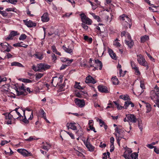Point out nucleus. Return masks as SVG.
<instances>
[{
    "mask_svg": "<svg viewBox=\"0 0 159 159\" xmlns=\"http://www.w3.org/2000/svg\"><path fill=\"white\" fill-rule=\"evenodd\" d=\"M115 134L116 137H122L123 139H124V131L121 132L120 131V132H119V133H115Z\"/></svg>",
    "mask_w": 159,
    "mask_h": 159,
    "instance_id": "e433bc0d",
    "label": "nucleus"
},
{
    "mask_svg": "<svg viewBox=\"0 0 159 159\" xmlns=\"http://www.w3.org/2000/svg\"><path fill=\"white\" fill-rule=\"evenodd\" d=\"M131 65L133 69H134L135 68L138 67L136 65L134 62L133 61H131Z\"/></svg>",
    "mask_w": 159,
    "mask_h": 159,
    "instance_id": "a18cd8bd",
    "label": "nucleus"
},
{
    "mask_svg": "<svg viewBox=\"0 0 159 159\" xmlns=\"http://www.w3.org/2000/svg\"><path fill=\"white\" fill-rule=\"evenodd\" d=\"M119 74L120 76H124L125 75V74L123 73L122 72V70L121 69L119 70Z\"/></svg>",
    "mask_w": 159,
    "mask_h": 159,
    "instance_id": "69168bd1",
    "label": "nucleus"
},
{
    "mask_svg": "<svg viewBox=\"0 0 159 159\" xmlns=\"http://www.w3.org/2000/svg\"><path fill=\"white\" fill-rule=\"evenodd\" d=\"M62 76L61 75H60L59 77H58L57 76L53 77L52 79L51 82V84H52L54 80L56 81V80L59 81V84H60L61 83L62 81Z\"/></svg>",
    "mask_w": 159,
    "mask_h": 159,
    "instance_id": "4be33fe9",
    "label": "nucleus"
},
{
    "mask_svg": "<svg viewBox=\"0 0 159 159\" xmlns=\"http://www.w3.org/2000/svg\"><path fill=\"white\" fill-rule=\"evenodd\" d=\"M22 81L26 83H30L32 82V80L27 79H22Z\"/></svg>",
    "mask_w": 159,
    "mask_h": 159,
    "instance_id": "864d4df0",
    "label": "nucleus"
},
{
    "mask_svg": "<svg viewBox=\"0 0 159 159\" xmlns=\"http://www.w3.org/2000/svg\"><path fill=\"white\" fill-rule=\"evenodd\" d=\"M81 17L82 21L84 23H85L89 25L92 24V20L86 16L84 13L80 14Z\"/></svg>",
    "mask_w": 159,
    "mask_h": 159,
    "instance_id": "7ed1b4c3",
    "label": "nucleus"
},
{
    "mask_svg": "<svg viewBox=\"0 0 159 159\" xmlns=\"http://www.w3.org/2000/svg\"><path fill=\"white\" fill-rule=\"evenodd\" d=\"M41 20L43 22H47L49 20L48 14L47 13H44L41 16Z\"/></svg>",
    "mask_w": 159,
    "mask_h": 159,
    "instance_id": "a211bd4d",
    "label": "nucleus"
},
{
    "mask_svg": "<svg viewBox=\"0 0 159 159\" xmlns=\"http://www.w3.org/2000/svg\"><path fill=\"white\" fill-rule=\"evenodd\" d=\"M92 15L94 18L97 20L98 22H101V20L99 16H98L96 15L94 13H92Z\"/></svg>",
    "mask_w": 159,
    "mask_h": 159,
    "instance_id": "4c0bfd02",
    "label": "nucleus"
},
{
    "mask_svg": "<svg viewBox=\"0 0 159 159\" xmlns=\"http://www.w3.org/2000/svg\"><path fill=\"white\" fill-rule=\"evenodd\" d=\"M2 2H7L8 3H10L13 4H16L17 2V0H3Z\"/></svg>",
    "mask_w": 159,
    "mask_h": 159,
    "instance_id": "c85d7f7f",
    "label": "nucleus"
},
{
    "mask_svg": "<svg viewBox=\"0 0 159 159\" xmlns=\"http://www.w3.org/2000/svg\"><path fill=\"white\" fill-rule=\"evenodd\" d=\"M62 48L66 52L71 55L73 54V48H70L69 46H68L67 48L65 45H63Z\"/></svg>",
    "mask_w": 159,
    "mask_h": 159,
    "instance_id": "2eb2a0df",
    "label": "nucleus"
},
{
    "mask_svg": "<svg viewBox=\"0 0 159 159\" xmlns=\"http://www.w3.org/2000/svg\"><path fill=\"white\" fill-rule=\"evenodd\" d=\"M125 151L124 152V154H127V155L130 154L132 152V150L131 149L129 148H125Z\"/></svg>",
    "mask_w": 159,
    "mask_h": 159,
    "instance_id": "c9c22d12",
    "label": "nucleus"
},
{
    "mask_svg": "<svg viewBox=\"0 0 159 159\" xmlns=\"http://www.w3.org/2000/svg\"><path fill=\"white\" fill-rule=\"evenodd\" d=\"M125 43L130 48H132L134 45V43L132 40H125Z\"/></svg>",
    "mask_w": 159,
    "mask_h": 159,
    "instance_id": "b1692460",
    "label": "nucleus"
},
{
    "mask_svg": "<svg viewBox=\"0 0 159 159\" xmlns=\"http://www.w3.org/2000/svg\"><path fill=\"white\" fill-rule=\"evenodd\" d=\"M89 129H87V130L89 131L90 130H93L95 133L96 132V131L95 130L94 127L93 126V125L89 126Z\"/></svg>",
    "mask_w": 159,
    "mask_h": 159,
    "instance_id": "603ef678",
    "label": "nucleus"
},
{
    "mask_svg": "<svg viewBox=\"0 0 159 159\" xmlns=\"http://www.w3.org/2000/svg\"><path fill=\"white\" fill-rule=\"evenodd\" d=\"M146 107L147 108V113H148L151 111V107L150 105L148 103H147L146 104V105H145Z\"/></svg>",
    "mask_w": 159,
    "mask_h": 159,
    "instance_id": "ea45409f",
    "label": "nucleus"
},
{
    "mask_svg": "<svg viewBox=\"0 0 159 159\" xmlns=\"http://www.w3.org/2000/svg\"><path fill=\"white\" fill-rule=\"evenodd\" d=\"M51 67V66L49 65L43 64V70H46L48 69H50Z\"/></svg>",
    "mask_w": 159,
    "mask_h": 159,
    "instance_id": "79ce46f5",
    "label": "nucleus"
},
{
    "mask_svg": "<svg viewBox=\"0 0 159 159\" xmlns=\"http://www.w3.org/2000/svg\"><path fill=\"white\" fill-rule=\"evenodd\" d=\"M98 90L99 91L102 93H107L108 91L107 89V88L103 85H99L98 87Z\"/></svg>",
    "mask_w": 159,
    "mask_h": 159,
    "instance_id": "6ab92c4d",
    "label": "nucleus"
},
{
    "mask_svg": "<svg viewBox=\"0 0 159 159\" xmlns=\"http://www.w3.org/2000/svg\"><path fill=\"white\" fill-rule=\"evenodd\" d=\"M80 152L81 151H79L78 150H77V152H76V153L78 156L82 157L83 156V155Z\"/></svg>",
    "mask_w": 159,
    "mask_h": 159,
    "instance_id": "0e129e2a",
    "label": "nucleus"
},
{
    "mask_svg": "<svg viewBox=\"0 0 159 159\" xmlns=\"http://www.w3.org/2000/svg\"><path fill=\"white\" fill-rule=\"evenodd\" d=\"M76 104L80 107H83L85 105V102L84 100L76 98L75 100Z\"/></svg>",
    "mask_w": 159,
    "mask_h": 159,
    "instance_id": "0eeeda50",
    "label": "nucleus"
},
{
    "mask_svg": "<svg viewBox=\"0 0 159 159\" xmlns=\"http://www.w3.org/2000/svg\"><path fill=\"white\" fill-rule=\"evenodd\" d=\"M144 92V90L138 87L135 90V92H133V93L134 95L139 96Z\"/></svg>",
    "mask_w": 159,
    "mask_h": 159,
    "instance_id": "f3484780",
    "label": "nucleus"
},
{
    "mask_svg": "<svg viewBox=\"0 0 159 159\" xmlns=\"http://www.w3.org/2000/svg\"><path fill=\"white\" fill-rule=\"evenodd\" d=\"M149 39V36L147 35H144L141 37V42L144 43Z\"/></svg>",
    "mask_w": 159,
    "mask_h": 159,
    "instance_id": "bb28decb",
    "label": "nucleus"
},
{
    "mask_svg": "<svg viewBox=\"0 0 159 159\" xmlns=\"http://www.w3.org/2000/svg\"><path fill=\"white\" fill-rule=\"evenodd\" d=\"M27 36L25 34H21L19 38V39L20 40H24L25 39Z\"/></svg>",
    "mask_w": 159,
    "mask_h": 159,
    "instance_id": "58836bf2",
    "label": "nucleus"
},
{
    "mask_svg": "<svg viewBox=\"0 0 159 159\" xmlns=\"http://www.w3.org/2000/svg\"><path fill=\"white\" fill-rule=\"evenodd\" d=\"M23 117L24 118H23V119L22 120V121L25 124H27L29 123V121L28 120H27L26 117L25 115V110H23Z\"/></svg>",
    "mask_w": 159,
    "mask_h": 159,
    "instance_id": "c756f323",
    "label": "nucleus"
},
{
    "mask_svg": "<svg viewBox=\"0 0 159 159\" xmlns=\"http://www.w3.org/2000/svg\"><path fill=\"white\" fill-rule=\"evenodd\" d=\"M129 105V101L125 102L124 105V107L125 109H127Z\"/></svg>",
    "mask_w": 159,
    "mask_h": 159,
    "instance_id": "8fccbe9b",
    "label": "nucleus"
},
{
    "mask_svg": "<svg viewBox=\"0 0 159 159\" xmlns=\"http://www.w3.org/2000/svg\"><path fill=\"white\" fill-rule=\"evenodd\" d=\"M98 26H96L95 28V30L98 33L101 34L103 32L104 30V25L103 24L99 23Z\"/></svg>",
    "mask_w": 159,
    "mask_h": 159,
    "instance_id": "9b49d317",
    "label": "nucleus"
},
{
    "mask_svg": "<svg viewBox=\"0 0 159 159\" xmlns=\"http://www.w3.org/2000/svg\"><path fill=\"white\" fill-rule=\"evenodd\" d=\"M108 52L110 57L112 59L114 60H116L117 59V57L116 54L112 49L108 48Z\"/></svg>",
    "mask_w": 159,
    "mask_h": 159,
    "instance_id": "aec40b11",
    "label": "nucleus"
},
{
    "mask_svg": "<svg viewBox=\"0 0 159 159\" xmlns=\"http://www.w3.org/2000/svg\"><path fill=\"white\" fill-rule=\"evenodd\" d=\"M9 86L8 84H5L2 86V90L5 92H7L8 91Z\"/></svg>",
    "mask_w": 159,
    "mask_h": 159,
    "instance_id": "7c9ffc66",
    "label": "nucleus"
},
{
    "mask_svg": "<svg viewBox=\"0 0 159 159\" xmlns=\"http://www.w3.org/2000/svg\"><path fill=\"white\" fill-rule=\"evenodd\" d=\"M10 142V141L9 140V141H6V140H3L2 141L1 143L0 144L2 146H3L5 144H7L9 142Z\"/></svg>",
    "mask_w": 159,
    "mask_h": 159,
    "instance_id": "13d9d810",
    "label": "nucleus"
},
{
    "mask_svg": "<svg viewBox=\"0 0 159 159\" xmlns=\"http://www.w3.org/2000/svg\"><path fill=\"white\" fill-rule=\"evenodd\" d=\"M154 151L157 154H159V149L157 148L156 147H154Z\"/></svg>",
    "mask_w": 159,
    "mask_h": 159,
    "instance_id": "774afa93",
    "label": "nucleus"
},
{
    "mask_svg": "<svg viewBox=\"0 0 159 159\" xmlns=\"http://www.w3.org/2000/svg\"><path fill=\"white\" fill-rule=\"evenodd\" d=\"M81 26L85 30H87L88 28V26L85 24L84 23H82Z\"/></svg>",
    "mask_w": 159,
    "mask_h": 159,
    "instance_id": "e2e57ef3",
    "label": "nucleus"
},
{
    "mask_svg": "<svg viewBox=\"0 0 159 159\" xmlns=\"http://www.w3.org/2000/svg\"><path fill=\"white\" fill-rule=\"evenodd\" d=\"M23 21L25 23V25L29 27H32L33 26H35L36 24L34 22H33L31 20L28 21L27 20H23Z\"/></svg>",
    "mask_w": 159,
    "mask_h": 159,
    "instance_id": "1a4fd4ad",
    "label": "nucleus"
},
{
    "mask_svg": "<svg viewBox=\"0 0 159 159\" xmlns=\"http://www.w3.org/2000/svg\"><path fill=\"white\" fill-rule=\"evenodd\" d=\"M126 116L127 119V121H130L133 123H136L137 121V119L134 114H126Z\"/></svg>",
    "mask_w": 159,
    "mask_h": 159,
    "instance_id": "423d86ee",
    "label": "nucleus"
},
{
    "mask_svg": "<svg viewBox=\"0 0 159 159\" xmlns=\"http://www.w3.org/2000/svg\"><path fill=\"white\" fill-rule=\"evenodd\" d=\"M111 81L113 84H117L119 83V81L118 79L116 77V76L113 77L111 78Z\"/></svg>",
    "mask_w": 159,
    "mask_h": 159,
    "instance_id": "2f4dec72",
    "label": "nucleus"
},
{
    "mask_svg": "<svg viewBox=\"0 0 159 159\" xmlns=\"http://www.w3.org/2000/svg\"><path fill=\"white\" fill-rule=\"evenodd\" d=\"M84 39L85 40L88 42L89 43H91L93 41V39L91 38H89L87 35L84 36Z\"/></svg>",
    "mask_w": 159,
    "mask_h": 159,
    "instance_id": "473e14b6",
    "label": "nucleus"
},
{
    "mask_svg": "<svg viewBox=\"0 0 159 159\" xmlns=\"http://www.w3.org/2000/svg\"><path fill=\"white\" fill-rule=\"evenodd\" d=\"M88 139H87L86 141L84 142V144L89 151L93 152L94 150V147L88 141Z\"/></svg>",
    "mask_w": 159,
    "mask_h": 159,
    "instance_id": "6e6552de",
    "label": "nucleus"
},
{
    "mask_svg": "<svg viewBox=\"0 0 159 159\" xmlns=\"http://www.w3.org/2000/svg\"><path fill=\"white\" fill-rule=\"evenodd\" d=\"M74 87L75 88L80 89H83V88L79 84H77L76 83Z\"/></svg>",
    "mask_w": 159,
    "mask_h": 159,
    "instance_id": "de8ad7c7",
    "label": "nucleus"
},
{
    "mask_svg": "<svg viewBox=\"0 0 159 159\" xmlns=\"http://www.w3.org/2000/svg\"><path fill=\"white\" fill-rule=\"evenodd\" d=\"M123 156L125 159H133L134 157H138V154L136 152H134L130 154H124Z\"/></svg>",
    "mask_w": 159,
    "mask_h": 159,
    "instance_id": "9d476101",
    "label": "nucleus"
},
{
    "mask_svg": "<svg viewBox=\"0 0 159 159\" xmlns=\"http://www.w3.org/2000/svg\"><path fill=\"white\" fill-rule=\"evenodd\" d=\"M16 94L17 96L20 95H26V92L22 90H20L19 89L16 88L15 89Z\"/></svg>",
    "mask_w": 159,
    "mask_h": 159,
    "instance_id": "5701e85b",
    "label": "nucleus"
},
{
    "mask_svg": "<svg viewBox=\"0 0 159 159\" xmlns=\"http://www.w3.org/2000/svg\"><path fill=\"white\" fill-rule=\"evenodd\" d=\"M0 45L2 47V50H5L7 47V46H9V44L7 43L6 42H4L3 43H1L0 44Z\"/></svg>",
    "mask_w": 159,
    "mask_h": 159,
    "instance_id": "cd10ccee",
    "label": "nucleus"
},
{
    "mask_svg": "<svg viewBox=\"0 0 159 159\" xmlns=\"http://www.w3.org/2000/svg\"><path fill=\"white\" fill-rule=\"evenodd\" d=\"M12 47L10 46H7V47L5 50L3 52H9L10 51Z\"/></svg>",
    "mask_w": 159,
    "mask_h": 159,
    "instance_id": "4d7b16f0",
    "label": "nucleus"
},
{
    "mask_svg": "<svg viewBox=\"0 0 159 159\" xmlns=\"http://www.w3.org/2000/svg\"><path fill=\"white\" fill-rule=\"evenodd\" d=\"M76 123H68L66 124V126L68 129H70L73 130H76L77 129L76 126L75 125Z\"/></svg>",
    "mask_w": 159,
    "mask_h": 159,
    "instance_id": "dca6fc26",
    "label": "nucleus"
},
{
    "mask_svg": "<svg viewBox=\"0 0 159 159\" xmlns=\"http://www.w3.org/2000/svg\"><path fill=\"white\" fill-rule=\"evenodd\" d=\"M113 102L117 106V109L118 110H121L123 107H123L121 106H120L119 104L116 101Z\"/></svg>",
    "mask_w": 159,
    "mask_h": 159,
    "instance_id": "3c124183",
    "label": "nucleus"
},
{
    "mask_svg": "<svg viewBox=\"0 0 159 159\" xmlns=\"http://www.w3.org/2000/svg\"><path fill=\"white\" fill-rule=\"evenodd\" d=\"M40 113L41 114L42 117H43V118H44L46 117V113L43 109H41Z\"/></svg>",
    "mask_w": 159,
    "mask_h": 159,
    "instance_id": "49530a36",
    "label": "nucleus"
},
{
    "mask_svg": "<svg viewBox=\"0 0 159 159\" xmlns=\"http://www.w3.org/2000/svg\"><path fill=\"white\" fill-rule=\"evenodd\" d=\"M57 57L54 54H52V60L54 62H55L57 60Z\"/></svg>",
    "mask_w": 159,
    "mask_h": 159,
    "instance_id": "c03bdc74",
    "label": "nucleus"
},
{
    "mask_svg": "<svg viewBox=\"0 0 159 159\" xmlns=\"http://www.w3.org/2000/svg\"><path fill=\"white\" fill-rule=\"evenodd\" d=\"M33 56L35 58L39 60H42L43 58V53L40 52H36L33 55Z\"/></svg>",
    "mask_w": 159,
    "mask_h": 159,
    "instance_id": "ddd939ff",
    "label": "nucleus"
},
{
    "mask_svg": "<svg viewBox=\"0 0 159 159\" xmlns=\"http://www.w3.org/2000/svg\"><path fill=\"white\" fill-rule=\"evenodd\" d=\"M98 120H99V124H100V126L101 127L103 125H104L105 123L104 121H103L101 119H99Z\"/></svg>",
    "mask_w": 159,
    "mask_h": 159,
    "instance_id": "680f3d73",
    "label": "nucleus"
},
{
    "mask_svg": "<svg viewBox=\"0 0 159 159\" xmlns=\"http://www.w3.org/2000/svg\"><path fill=\"white\" fill-rule=\"evenodd\" d=\"M85 82L86 83H92L94 84L96 82L91 76L89 75L85 78Z\"/></svg>",
    "mask_w": 159,
    "mask_h": 159,
    "instance_id": "f8f14e48",
    "label": "nucleus"
},
{
    "mask_svg": "<svg viewBox=\"0 0 159 159\" xmlns=\"http://www.w3.org/2000/svg\"><path fill=\"white\" fill-rule=\"evenodd\" d=\"M95 63L97 64L99 63V69L100 70H101L102 67V62L98 59L95 60Z\"/></svg>",
    "mask_w": 159,
    "mask_h": 159,
    "instance_id": "f704fd0d",
    "label": "nucleus"
},
{
    "mask_svg": "<svg viewBox=\"0 0 159 159\" xmlns=\"http://www.w3.org/2000/svg\"><path fill=\"white\" fill-rule=\"evenodd\" d=\"M126 19H127V20L128 21V22H127L126 20H125L127 24V25H126V27H127L128 26H129V28H130L131 24V20L127 15L125 14H123L119 17V19L120 20H126Z\"/></svg>",
    "mask_w": 159,
    "mask_h": 159,
    "instance_id": "20e7f679",
    "label": "nucleus"
},
{
    "mask_svg": "<svg viewBox=\"0 0 159 159\" xmlns=\"http://www.w3.org/2000/svg\"><path fill=\"white\" fill-rule=\"evenodd\" d=\"M134 69V70L135 72L136 73V75H139L140 74V73L139 70V68L138 67L135 68Z\"/></svg>",
    "mask_w": 159,
    "mask_h": 159,
    "instance_id": "6e6d98bb",
    "label": "nucleus"
},
{
    "mask_svg": "<svg viewBox=\"0 0 159 159\" xmlns=\"http://www.w3.org/2000/svg\"><path fill=\"white\" fill-rule=\"evenodd\" d=\"M154 102L155 103L157 106L159 108V99H157Z\"/></svg>",
    "mask_w": 159,
    "mask_h": 159,
    "instance_id": "338daca9",
    "label": "nucleus"
},
{
    "mask_svg": "<svg viewBox=\"0 0 159 159\" xmlns=\"http://www.w3.org/2000/svg\"><path fill=\"white\" fill-rule=\"evenodd\" d=\"M154 90L151 91L150 97L151 99L155 102L157 98H159V88L156 85L154 87Z\"/></svg>",
    "mask_w": 159,
    "mask_h": 159,
    "instance_id": "f03ea898",
    "label": "nucleus"
},
{
    "mask_svg": "<svg viewBox=\"0 0 159 159\" xmlns=\"http://www.w3.org/2000/svg\"><path fill=\"white\" fill-rule=\"evenodd\" d=\"M119 98L125 101L130 100L129 97L127 94L120 95Z\"/></svg>",
    "mask_w": 159,
    "mask_h": 159,
    "instance_id": "a878e982",
    "label": "nucleus"
},
{
    "mask_svg": "<svg viewBox=\"0 0 159 159\" xmlns=\"http://www.w3.org/2000/svg\"><path fill=\"white\" fill-rule=\"evenodd\" d=\"M65 132L69 135V136L72 139H74L75 137L74 135L71 133H70L69 132H67V131H65Z\"/></svg>",
    "mask_w": 159,
    "mask_h": 159,
    "instance_id": "bf43d9fd",
    "label": "nucleus"
},
{
    "mask_svg": "<svg viewBox=\"0 0 159 159\" xmlns=\"http://www.w3.org/2000/svg\"><path fill=\"white\" fill-rule=\"evenodd\" d=\"M17 151L25 157H28L33 156L32 154L30 152H28L25 149H18Z\"/></svg>",
    "mask_w": 159,
    "mask_h": 159,
    "instance_id": "39448f33",
    "label": "nucleus"
},
{
    "mask_svg": "<svg viewBox=\"0 0 159 159\" xmlns=\"http://www.w3.org/2000/svg\"><path fill=\"white\" fill-rule=\"evenodd\" d=\"M37 67L38 68L37 71H40L41 70H43V64L39 63L37 65Z\"/></svg>",
    "mask_w": 159,
    "mask_h": 159,
    "instance_id": "72a5a7b5",
    "label": "nucleus"
},
{
    "mask_svg": "<svg viewBox=\"0 0 159 159\" xmlns=\"http://www.w3.org/2000/svg\"><path fill=\"white\" fill-rule=\"evenodd\" d=\"M0 14L4 17H6L7 16V13L4 11H0Z\"/></svg>",
    "mask_w": 159,
    "mask_h": 159,
    "instance_id": "37998d69",
    "label": "nucleus"
},
{
    "mask_svg": "<svg viewBox=\"0 0 159 159\" xmlns=\"http://www.w3.org/2000/svg\"><path fill=\"white\" fill-rule=\"evenodd\" d=\"M52 145L48 143L47 142H46L44 144L41 146V148L44 150L48 151L51 148Z\"/></svg>",
    "mask_w": 159,
    "mask_h": 159,
    "instance_id": "412c9836",
    "label": "nucleus"
},
{
    "mask_svg": "<svg viewBox=\"0 0 159 159\" xmlns=\"http://www.w3.org/2000/svg\"><path fill=\"white\" fill-rule=\"evenodd\" d=\"M43 75V74L42 73H39L36 74L35 79L36 80H38V79L41 78Z\"/></svg>",
    "mask_w": 159,
    "mask_h": 159,
    "instance_id": "a19ab883",
    "label": "nucleus"
},
{
    "mask_svg": "<svg viewBox=\"0 0 159 159\" xmlns=\"http://www.w3.org/2000/svg\"><path fill=\"white\" fill-rule=\"evenodd\" d=\"M17 32L15 31H11L10 33L7 37L6 38V39L7 40L12 39L13 37L18 35Z\"/></svg>",
    "mask_w": 159,
    "mask_h": 159,
    "instance_id": "4468645a",
    "label": "nucleus"
},
{
    "mask_svg": "<svg viewBox=\"0 0 159 159\" xmlns=\"http://www.w3.org/2000/svg\"><path fill=\"white\" fill-rule=\"evenodd\" d=\"M19 89L20 90H22L26 92L25 87L24 85L23 84H22L21 86L19 88Z\"/></svg>",
    "mask_w": 159,
    "mask_h": 159,
    "instance_id": "5fc2aeb1",
    "label": "nucleus"
},
{
    "mask_svg": "<svg viewBox=\"0 0 159 159\" xmlns=\"http://www.w3.org/2000/svg\"><path fill=\"white\" fill-rule=\"evenodd\" d=\"M11 66H15L19 67H24V66L20 63L17 61H14L11 64Z\"/></svg>",
    "mask_w": 159,
    "mask_h": 159,
    "instance_id": "393cba45",
    "label": "nucleus"
},
{
    "mask_svg": "<svg viewBox=\"0 0 159 159\" xmlns=\"http://www.w3.org/2000/svg\"><path fill=\"white\" fill-rule=\"evenodd\" d=\"M23 42H21L20 43H15L13 44V46L15 47H22V45L21 44Z\"/></svg>",
    "mask_w": 159,
    "mask_h": 159,
    "instance_id": "09e8293b",
    "label": "nucleus"
},
{
    "mask_svg": "<svg viewBox=\"0 0 159 159\" xmlns=\"http://www.w3.org/2000/svg\"><path fill=\"white\" fill-rule=\"evenodd\" d=\"M51 49L53 52L55 53L57 51L56 47L54 45H53L51 47Z\"/></svg>",
    "mask_w": 159,
    "mask_h": 159,
    "instance_id": "052dcab7",
    "label": "nucleus"
},
{
    "mask_svg": "<svg viewBox=\"0 0 159 159\" xmlns=\"http://www.w3.org/2000/svg\"><path fill=\"white\" fill-rule=\"evenodd\" d=\"M137 61L140 65L146 67V69L149 68L147 62L146 61L143 56L141 54L137 55Z\"/></svg>",
    "mask_w": 159,
    "mask_h": 159,
    "instance_id": "f257e3e1",
    "label": "nucleus"
}]
</instances>
